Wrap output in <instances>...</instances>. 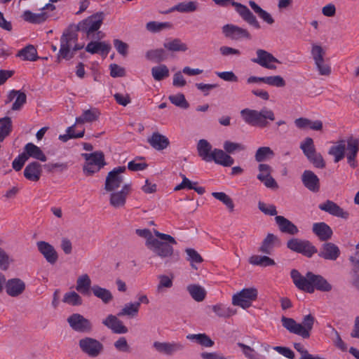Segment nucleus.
Returning a JSON list of instances; mask_svg holds the SVG:
<instances>
[{"label":"nucleus","instance_id":"49","mask_svg":"<svg viewBox=\"0 0 359 359\" xmlns=\"http://www.w3.org/2000/svg\"><path fill=\"white\" fill-rule=\"evenodd\" d=\"M300 149L302 150L304 156L308 158L316 152L314 145L313 140L311 137H307L300 144Z\"/></svg>","mask_w":359,"mask_h":359},{"label":"nucleus","instance_id":"50","mask_svg":"<svg viewBox=\"0 0 359 359\" xmlns=\"http://www.w3.org/2000/svg\"><path fill=\"white\" fill-rule=\"evenodd\" d=\"M273 156L274 152L269 147H261L256 151L255 159L257 162H263Z\"/></svg>","mask_w":359,"mask_h":359},{"label":"nucleus","instance_id":"1","mask_svg":"<svg viewBox=\"0 0 359 359\" xmlns=\"http://www.w3.org/2000/svg\"><path fill=\"white\" fill-rule=\"evenodd\" d=\"M290 276L294 285L299 290L309 294L314 291L330 292L332 286L321 275L315 274L308 271L305 276H302L297 269H292Z\"/></svg>","mask_w":359,"mask_h":359},{"label":"nucleus","instance_id":"5","mask_svg":"<svg viewBox=\"0 0 359 359\" xmlns=\"http://www.w3.org/2000/svg\"><path fill=\"white\" fill-rule=\"evenodd\" d=\"M216 4L219 6H225L227 3L235 7L236 12L240 17L246 22L249 25L259 29L261 28L260 23L257 20L256 16L245 5L236 2L234 0H212Z\"/></svg>","mask_w":359,"mask_h":359},{"label":"nucleus","instance_id":"18","mask_svg":"<svg viewBox=\"0 0 359 359\" xmlns=\"http://www.w3.org/2000/svg\"><path fill=\"white\" fill-rule=\"evenodd\" d=\"M317 253L318 257L325 260L335 261L339 257L341 251L336 244L331 242H325Z\"/></svg>","mask_w":359,"mask_h":359},{"label":"nucleus","instance_id":"15","mask_svg":"<svg viewBox=\"0 0 359 359\" xmlns=\"http://www.w3.org/2000/svg\"><path fill=\"white\" fill-rule=\"evenodd\" d=\"M131 191V183H126L121 187L118 191H110L109 204L115 208H119L125 205L126 198Z\"/></svg>","mask_w":359,"mask_h":359},{"label":"nucleus","instance_id":"25","mask_svg":"<svg viewBox=\"0 0 359 359\" xmlns=\"http://www.w3.org/2000/svg\"><path fill=\"white\" fill-rule=\"evenodd\" d=\"M111 48V45L106 41H90L86 47V50L91 54L99 53L106 57Z\"/></svg>","mask_w":359,"mask_h":359},{"label":"nucleus","instance_id":"27","mask_svg":"<svg viewBox=\"0 0 359 359\" xmlns=\"http://www.w3.org/2000/svg\"><path fill=\"white\" fill-rule=\"evenodd\" d=\"M275 220L278 226L279 230L282 233H288L290 235H296L298 233L299 229L297 226L283 216L276 215Z\"/></svg>","mask_w":359,"mask_h":359},{"label":"nucleus","instance_id":"24","mask_svg":"<svg viewBox=\"0 0 359 359\" xmlns=\"http://www.w3.org/2000/svg\"><path fill=\"white\" fill-rule=\"evenodd\" d=\"M312 231L321 241H327L333 235V231L331 227L323 222L314 223L312 226Z\"/></svg>","mask_w":359,"mask_h":359},{"label":"nucleus","instance_id":"7","mask_svg":"<svg viewBox=\"0 0 359 359\" xmlns=\"http://www.w3.org/2000/svg\"><path fill=\"white\" fill-rule=\"evenodd\" d=\"M104 13L97 12L87 18L83 20L77 25V29L90 38L91 34L97 31L103 22Z\"/></svg>","mask_w":359,"mask_h":359},{"label":"nucleus","instance_id":"58","mask_svg":"<svg viewBox=\"0 0 359 359\" xmlns=\"http://www.w3.org/2000/svg\"><path fill=\"white\" fill-rule=\"evenodd\" d=\"M212 196L222 202L229 208L230 212L233 211L234 204L233 200L224 192H212Z\"/></svg>","mask_w":359,"mask_h":359},{"label":"nucleus","instance_id":"41","mask_svg":"<svg viewBox=\"0 0 359 359\" xmlns=\"http://www.w3.org/2000/svg\"><path fill=\"white\" fill-rule=\"evenodd\" d=\"M23 19L32 24H41L46 20L48 15L46 12L34 13L30 11H25L23 13Z\"/></svg>","mask_w":359,"mask_h":359},{"label":"nucleus","instance_id":"30","mask_svg":"<svg viewBox=\"0 0 359 359\" xmlns=\"http://www.w3.org/2000/svg\"><path fill=\"white\" fill-rule=\"evenodd\" d=\"M23 153L27 157V160L29 157H32L41 162H46L47 161L46 156L44 154L40 147H37L32 142L25 144Z\"/></svg>","mask_w":359,"mask_h":359},{"label":"nucleus","instance_id":"48","mask_svg":"<svg viewBox=\"0 0 359 359\" xmlns=\"http://www.w3.org/2000/svg\"><path fill=\"white\" fill-rule=\"evenodd\" d=\"M188 339L196 340L198 344L205 347H212L214 341L206 334H190L187 336Z\"/></svg>","mask_w":359,"mask_h":359},{"label":"nucleus","instance_id":"53","mask_svg":"<svg viewBox=\"0 0 359 359\" xmlns=\"http://www.w3.org/2000/svg\"><path fill=\"white\" fill-rule=\"evenodd\" d=\"M4 242L0 239V269L6 271L10 267V265L13 262V259L1 247Z\"/></svg>","mask_w":359,"mask_h":359},{"label":"nucleus","instance_id":"34","mask_svg":"<svg viewBox=\"0 0 359 359\" xmlns=\"http://www.w3.org/2000/svg\"><path fill=\"white\" fill-rule=\"evenodd\" d=\"M82 156L86 160L85 163H91L92 165L97 166L100 170L107 165L104 153L101 151H96L90 154H82Z\"/></svg>","mask_w":359,"mask_h":359},{"label":"nucleus","instance_id":"6","mask_svg":"<svg viewBox=\"0 0 359 359\" xmlns=\"http://www.w3.org/2000/svg\"><path fill=\"white\" fill-rule=\"evenodd\" d=\"M104 13L97 12L87 18L83 20L77 25V29L90 38L91 34L97 31L103 22Z\"/></svg>","mask_w":359,"mask_h":359},{"label":"nucleus","instance_id":"63","mask_svg":"<svg viewBox=\"0 0 359 359\" xmlns=\"http://www.w3.org/2000/svg\"><path fill=\"white\" fill-rule=\"evenodd\" d=\"M114 348L116 351L121 353H129L131 352V347L128 344L126 337H119L114 344Z\"/></svg>","mask_w":359,"mask_h":359},{"label":"nucleus","instance_id":"46","mask_svg":"<svg viewBox=\"0 0 359 359\" xmlns=\"http://www.w3.org/2000/svg\"><path fill=\"white\" fill-rule=\"evenodd\" d=\"M187 291L191 297L196 302H202L206 296V292L203 287L199 285L191 284L187 286Z\"/></svg>","mask_w":359,"mask_h":359},{"label":"nucleus","instance_id":"4","mask_svg":"<svg viewBox=\"0 0 359 359\" xmlns=\"http://www.w3.org/2000/svg\"><path fill=\"white\" fill-rule=\"evenodd\" d=\"M316 319L311 314L303 317L302 323H297L293 318L282 316L281 323L284 328L290 333L299 335L303 339H309Z\"/></svg>","mask_w":359,"mask_h":359},{"label":"nucleus","instance_id":"14","mask_svg":"<svg viewBox=\"0 0 359 359\" xmlns=\"http://www.w3.org/2000/svg\"><path fill=\"white\" fill-rule=\"evenodd\" d=\"M222 29L225 37L231 40H250L252 39V36L247 29H244L237 25L226 24L222 27Z\"/></svg>","mask_w":359,"mask_h":359},{"label":"nucleus","instance_id":"8","mask_svg":"<svg viewBox=\"0 0 359 359\" xmlns=\"http://www.w3.org/2000/svg\"><path fill=\"white\" fill-rule=\"evenodd\" d=\"M286 245L290 250L309 258L318 252L317 248L308 240L292 238L287 241Z\"/></svg>","mask_w":359,"mask_h":359},{"label":"nucleus","instance_id":"2","mask_svg":"<svg viewBox=\"0 0 359 359\" xmlns=\"http://www.w3.org/2000/svg\"><path fill=\"white\" fill-rule=\"evenodd\" d=\"M240 113L245 123L261 128L268 127L269 121H273L276 118L273 111L267 107H263L259 111L245 108Z\"/></svg>","mask_w":359,"mask_h":359},{"label":"nucleus","instance_id":"13","mask_svg":"<svg viewBox=\"0 0 359 359\" xmlns=\"http://www.w3.org/2000/svg\"><path fill=\"white\" fill-rule=\"evenodd\" d=\"M257 57L252 58L251 61L268 69L275 70L276 66L273 63L281 64V62L274 57L271 53L263 50L257 49L256 50Z\"/></svg>","mask_w":359,"mask_h":359},{"label":"nucleus","instance_id":"44","mask_svg":"<svg viewBox=\"0 0 359 359\" xmlns=\"http://www.w3.org/2000/svg\"><path fill=\"white\" fill-rule=\"evenodd\" d=\"M198 3L196 1H184L177 4L172 7L169 12L178 11L180 13H192L197 10Z\"/></svg>","mask_w":359,"mask_h":359},{"label":"nucleus","instance_id":"29","mask_svg":"<svg viewBox=\"0 0 359 359\" xmlns=\"http://www.w3.org/2000/svg\"><path fill=\"white\" fill-rule=\"evenodd\" d=\"M148 142L154 149L158 151L166 149L170 144L168 138L158 132L153 133L151 137L148 139Z\"/></svg>","mask_w":359,"mask_h":359},{"label":"nucleus","instance_id":"43","mask_svg":"<svg viewBox=\"0 0 359 359\" xmlns=\"http://www.w3.org/2000/svg\"><path fill=\"white\" fill-rule=\"evenodd\" d=\"M145 57L148 60L160 63L167 59L168 53L163 48H157L148 50Z\"/></svg>","mask_w":359,"mask_h":359},{"label":"nucleus","instance_id":"56","mask_svg":"<svg viewBox=\"0 0 359 359\" xmlns=\"http://www.w3.org/2000/svg\"><path fill=\"white\" fill-rule=\"evenodd\" d=\"M185 252L187 253V260L191 263V267L197 269V267L195 266L194 263L200 264L203 262V257L194 248H187L185 250Z\"/></svg>","mask_w":359,"mask_h":359},{"label":"nucleus","instance_id":"54","mask_svg":"<svg viewBox=\"0 0 359 359\" xmlns=\"http://www.w3.org/2000/svg\"><path fill=\"white\" fill-rule=\"evenodd\" d=\"M163 46L168 50L174 52H184L188 49L187 46L185 43H182V41L177 38L174 39L170 41L164 43Z\"/></svg>","mask_w":359,"mask_h":359},{"label":"nucleus","instance_id":"42","mask_svg":"<svg viewBox=\"0 0 359 359\" xmlns=\"http://www.w3.org/2000/svg\"><path fill=\"white\" fill-rule=\"evenodd\" d=\"M212 310L219 318H228L237 312L236 309H233L229 306H226L223 304H217L212 306Z\"/></svg>","mask_w":359,"mask_h":359},{"label":"nucleus","instance_id":"39","mask_svg":"<svg viewBox=\"0 0 359 359\" xmlns=\"http://www.w3.org/2000/svg\"><path fill=\"white\" fill-rule=\"evenodd\" d=\"M91 291L93 294L100 299L104 304H109L113 299V295L109 290L97 285L92 286Z\"/></svg>","mask_w":359,"mask_h":359},{"label":"nucleus","instance_id":"3","mask_svg":"<svg viewBox=\"0 0 359 359\" xmlns=\"http://www.w3.org/2000/svg\"><path fill=\"white\" fill-rule=\"evenodd\" d=\"M154 233L158 238L151 240V242L148 243L147 248L155 255L162 259L171 257L174 251L171 244H177L175 238L169 234L161 233L156 230H154Z\"/></svg>","mask_w":359,"mask_h":359},{"label":"nucleus","instance_id":"59","mask_svg":"<svg viewBox=\"0 0 359 359\" xmlns=\"http://www.w3.org/2000/svg\"><path fill=\"white\" fill-rule=\"evenodd\" d=\"M171 24L170 22H158L156 21H151L147 23L146 28L148 31L156 33L164 29L170 28Z\"/></svg>","mask_w":359,"mask_h":359},{"label":"nucleus","instance_id":"9","mask_svg":"<svg viewBox=\"0 0 359 359\" xmlns=\"http://www.w3.org/2000/svg\"><path fill=\"white\" fill-rule=\"evenodd\" d=\"M257 290L255 287L244 288L232 297V304L246 309L251 306L252 302L257 298Z\"/></svg>","mask_w":359,"mask_h":359},{"label":"nucleus","instance_id":"38","mask_svg":"<svg viewBox=\"0 0 359 359\" xmlns=\"http://www.w3.org/2000/svg\"><path fill=\"white\" fill-rule=\"evenodd\" d=\"M250 6L253 10V11L257 14V15L268 25H273L275 22L274 19L271 16V15L262 9L255 1H249L248 2Z\"/></svg>","mask_w":359,"mask_h":359},{"label":"nucleus","instance_id":"31","mask_svg":"<svg viewBox=\"0 0 359 359\" xmlns=\"http://www.w3.org/2000/svg\"><path fill=\"white\" fill-rule=\"evenodd\" d=\"M279 245L280 239L278 236L273 233H268L263 240L259 251L266 255H271L274 247Z\"/></svg>","mask_w":359,"mask_h":359},{"label":"nucleus","instance_id":"62","mask_svg":"<svg viewBox=\"0 0 359 359\" xmlns=\"http://www.w3.org/2000/svg\"><path fill=\"white\" fill-rule=\"evenodd\" d=\"M294 348L301 354V357L299 359H325L318 355H313L309 353L308 350L300 343H294Z\"/></svg>","mask_w":359,"mask_h":359},{"label":"nucleus","instance_id":"22","mask_svg":"<svg viewBox=\"0 0 359 359\" xmlns=\"http://www.w3.org/2000/svg\"><path fill=\"white\" fill-rule=\"evenodd\" d=\"M319 209L328 212L330 215L347 219L349 217L348 212L344 210L336 203L330 200H327L325 203H321L318 206Z\"/></svg>","mask_w":359,"mask_h":359},{"label":"nucleus","instance_id":"40","mask_svg":"<svg viewBox=\"0 0 359 359\" xmlns=\"http://www.w3.org/2000/svg\"><path fill=\"white\" fill-rule=\"evenodd\" d=\"M91 287V280L88 274L81 275L77 278L76 290L78 292L87 295Z\"/></svg>","mask_w":359,"mask_h":359},{"label":"nucleus","instance_id":"60","mask_svg":"<svg viewBox=\"0 0 359 359\" xmlns=\"http://www.w3.org/2000/svg\"><path fill=\"white\" fill-rule=\"evenodd\" d=\"M311 53L315 63L324 61L325 51L321 46L313 43L311 46Z\"/></svg>","mask_w":359,"mask_h":359},{"label":"nucleus","instance_id":"64","mask_svg":"<svg viewBox=\"0 0 359 359\" xmlns=\"http://www.w3.org/2000/svg\"><path fill=\"white\" fill-rule=\"evenodd\" d=\"M257 179L264 183V184L270 189H278V185L276 181L271 175H264V173H259L257 176Z\"/></svg>","mask_w":359,"mask_h":359},{"label":"nucleus","instance_id":"57","mask_svg":"<svg viewBox=\"0 0 359 359\" xmlns=\"http://www.w3.org/2000/svg\"><path fill=\"white\" fill-rule=\"evenodd\" d=\"M168 99L172 104L182 109H187L189 107V104L187 101L184 95L182 93L170 95Z\"/></svg>","mask_w":359,"mask_h":359},{"label":"nucleus","instance_id":"36","mask_svg":"<svg viewBox=\"0 0 359 359\" xmlns=\"http://www.w3.org/2000/svg\"><path fill=\"white\" fill-rule=\"evenodd\" d=\"M100 114L99 110L96 108L84 110L81 116L76 118V123L80 124L95 121L98 119Z\"/></svg>","mask_w":359,"mask_h":359},{"label":"nucleus","instance_id":"33","mask_svg":"<svg viewBox=\"0 0 359 359\" xmlns=\"http://www.w3.org/2000/svg\"><path fill=\"white\" fill-rule=\"evenodd\" d=\"M77 32H79V29H77V25H69L60 38V44L72 46V43H76L78 40Z\"/></svg>","mask_w":359,"mask_h":359},{"label":"nucleus","instance_id":"16","mask_svg":"<svg viewBox=\"0 0 359 359\" xmlns=\"http://www.w3.org/2000/svg\"><path fill=\"white\" fill-rule=\"evenodd\" d=\"M359 151V140L353 136L348 137L346 140V154L348 164L352 168L358 166L356 157Z\"/></svg>","mask_w":359,"mask_h":359},{"label":"nucleus","instance_id":"12","mask_svg":"<svg viewBox=\"0 0 359 359\" xmlns=\"http://www.w3.org/2000/svg\"><path fill=\"white\" fill-rule=\"evenodd\" d=\"M126 170L125 166H118L109 171L106 177L104 189L107 191H113L121 187L123 182L121 174Z\"/></svg>","mask_w":359,"mask_h":359},{"label":"nucleus","instance_id":"21","mask_svg":"<svg viewBox=\"0 0 359 359\" xmlns=\"http://www.w3.org/2000/svg\"><path fill=\"white\" fill-rule=\"evenodd\" d=\"M118 317V316L109 314L102 320V323L114 334H126L128 329Z\"/></svg>","mask_w":359,"mask_h":359},{"label":"nucleus","instance_id":"61","mask_svg":"<svg viewBox=\"0 0 359 359\" xmlns=\"http://www.w3.org/2000/svg\"><path fill=\"white\" fill-rule=\"evenodd\" d=\"M17 92H18V93H16L15 100L13 103L12 107H11V109L13 111L20 110L22 109V107H23V105L27 102L26 94L21 90H17Z\"/></svg>","mask_w":359,"mask_h":359},{"label":"nucleus","instance_id":"51","mask_svg":"<svg viewBox=\"0 0 359 359\" xmlns=\"http://www.w3.org/2000/svg\"><path fill=\"white\" fill-rule=\"evenodd\" d=\"M249 262L252 265L269 266L275 265L274 260L267 256L252 255L249 259Z\"/></svg>","mask_w":359,"mask_h":359},{"label":"nucleus","instance_id":"23","mask_svg":"<svg viewBox=\"0 0 359 359\" xmlns=\"http://www.w3.org/2000/svg\"><path fill=\"white\" fill-rule=\"evenodd\" d=\"M301 180L304 186L310 191L317 193L320 190V180L311 170H306L303 172Z\"/></svg>","mask_w":359,"mask_h":359},{"label":"nucleus","instance_id":"11","mask_svg":"<svg viewBox=\"0 0 359 359\" xmlns=\"http://www.w3.org/2000/svg\"><path fill=\"white\" fill-rule=\"evenodd\" d=\"M79 346L81 351L90 358L97 357L104 350V346L100 341L89 337L80 339Z\"/></svg>","mask_w":359,"mask_h":359},{"label":"nucleus","instance_id":"20","mask_svg":"<svg viewBox=\"0 0 359 359\" xmlns=\"http://www.w3.org/2000/svg\"><path fill=\"white\" fill-rule=\"evenodd\" d=\"M25 283L19 278H13L6 280L5 290L7 294L12 297H16L22 294L25 290Z\"/></svg>","mask_w":359,"mask_h":359},{"label":"nucleus","instance_id":"35","mask_svg":"<svg viewBox=\"0 0 359 359\" xmlns=\"http://www.w3.org/2000/svg\"><path fill=\"white\" fill-rule=\"evenodd\" d=\"M328 154L334 156V162L338 163L345 157L346 154V140H340L336 142L335 145L332 146Z\"/></svg>","mask_w":359,"mask_h":359},{"label":"nucleus","instance_id":"10","mask_svg":"<svg viewBox=\"0 0 359 359\" xmlns=\"http://www.w3.org/2000/svg\"><path fill=\"white\" fill-rule=\"evenodd\" d=\"M70 327L79 333L90 334L93 330L92 322L80 313H73L67 319Z\"/></svg>","mask_w":359,"mask_h":359},{"label":"nucleus","instance_id":"26","mask_svg":"<svg viewBox=\"0 0 359 359\" xmlns=\"http://www.w3.org/2000/svg\"><path fill=\"white\" fill-rule=\"evenodd\" d=\"M42 173V166L37 161L29 163L24 170L25 177L32 182L39 180Z\"/></svg>","mask_w":359,"mask_h":359},{"label":"nucleus","instance_id":"37","mask_svg":"<svg viewBox=\"0 0 359 359\" xmlns=\"http://www.w3.org/2000/svg\"><path fill=\"white\" fill-rule=\"evenodd\" d=\"M16 56L20 57L22 60L27 61H36L39 59L36 48L31 44L20 50Z\"/></svg>","mask_w":359,"mask_h":359},{"label":"nucleus","instance_id":"19","mask_svg":"<svg viewBox=\"0 0 359 359\" xmlns=\"http://www.w3.org/2000/svg\"><path fill=\"white\" fill-rule=\"evenodd\" d=\"M154 348L160 353L172 355L184 349V345L181 342H160L154 341Z\"/></svg>","mask_w":359,"mask_h":359},{"label":"nucleus","instance_id":"55","mask_svg":"<svg viewBox=\"0 0 359 359\" xmlns=\"http://www.w3.org/2000/svg\"><path fill=\"white\" fill-rule=\"evenodd\" d=\"M62 301L72 306H80L83 304L81 297L74 291L65 293Z\"/></svg>","mask_w":359,"mask_h":359},{"label":"nucleus","instance_id":"47","mask_svg":"<svg viewBox=\"0 0 359 359\" xmlns=\"http://www.w3.org/2000/svg\"><path fill=\"white\" fill-rule=\"evenodd\" d=\"M12 131V121L8 116H4L0 118V142H3L5 138L10 135Z\"/></svg>","mask_w":359,"mask_h":359},{"label":"nucleus","instance_id":"17","mask_svg":"<svg viewBox=\"0 0 359 359\" xmlns=\"http://www.w3.org/2000/svg\"><path fill=\"white\" fill-rule=\"evenodd\" d=\"M39 252L43 255L48 263L55 264L58 259V254L55 248L48 242L40 241L36 242Z\"/></svg>","mask_w":359,"mask_h":359},{"label":"nucleus","instance_id":"52","mask_svg":"<svg viewBox=\"0 0 359 359\" xmlns=\"http://www.w3.org/2000/svg\"><path fill=\"white\" fill-rule=\"evenodd\" d=\"M151 75L156 81H161L169 76V69L165 65H160L151 68Z\"/></svg>","mask_w":359,"mask_h":359},{"label":"nucleus","instance_id":"28","mask_svg":"<svg viewBox=\"0 0 359 359\" xmlns=\"http://www.w3.org/2000/svg\"><path fill=\"white\" fill-rule=\"evenodd\" d=\"M211 161H214L216 164L224 167H229L234 163L233 158L230 155L219 149H214L212 150Z\"/></svg>","mask_w":359,"mask_h":359},{"label":"nucleus","instance_id":"32","mask_svg":"<svg viewBox=\"0 0 359 359\" xmlns=\"http://www.w3.org/2000/svg\"><path fill=\"white\" fill-rule=\"evenodd\" d=\"M212 147L210 143L204 139L200 140L197 143L198 154L205 162H211Z\"/></svg>","mask_w":359,"mask_h":359},{"label":"nucleus","instance_id":"45","mask_svg":"<svg viewBox=\"0 0 359 359\" xmlns=\"http://www.w3.org/2000/svg\"><path fill=\"white\" fill-rule=\"evenodd\" d=\"M140 309V303H128L124 305L123 309L117 313L118 317L129 316L134 318L137 316Z\"/></svg>","mask_w":359,"mask_h":359}]
</instances>
